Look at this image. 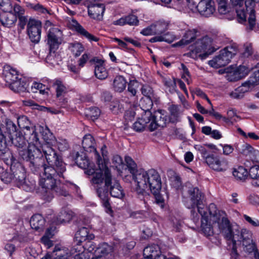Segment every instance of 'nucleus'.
I'll list each match as a JSON object with an SVG mask.
<instances>
[{"label": "nucleus", "instance_id": "obj_1", "mask_svg": "<svg viewBox=\"0 0 259 259\" xmlns=\"http://www.w3.org/2000/svg\"><path fill=\"white\" fill-rule=\"evenodd\" d=\"M24 134L28 138V149L20 150L19 154L24 160L29 162V166L33 173L44 171V177L39 182L44 199L50 201L55 195L69 196L65 187L57 183L58 179L65 178L66 164L52 147V141L44 138L45 142L40 144L35 127L33 126H24Z\"/></svg>", "mask_w": 259, "mask_h": 259}, {"label": "nucleus", "instance_id": "obj_2", "mask_svg": "<svg viewBox=\"0 0 259 259\" xmlns=\"http://www.w3.org/2000/svg\"><path fill=\"white\" fill-rule=\"evenodd\" d=\"M91 182L103 206L107 209L110 207L109 191L113 197L122 198L124 195L118 181L113 177L109 168H106L102 172H96Z\"/></svg>", "mask_w": 259, "mask_h": 259}, {"label": "nucleus", "instance_id": "obj_3", "mask_svg": "<svg viewBox=\"0 0 259 259\" xmlns=\"http://www.w3.org/2000/svg\"><path fill=\"white\" fill-rule=\"evenodd\" d=\"M221 228L223 230V236L232 243L242 242L244 250L248 253L252 252L255 249V244L252 239L251 232L246 229H239L238 226H232L228 219H222Z\"/></svg>", "mask_w": 259, "mask_h": 259}, {"label": "nucleus", "instance_id": "obj_4", "mask_svg": "<svg viewBox=\"0 0 259 259\" xmlns=\"http://www.w3.org/2000/svg\"><path fill=\"white\" fill-rule=\"evenodd\" d=\"M134 180L137 183L136 190L139 194H143L146 189H149L153 195H156L161 190V177L154 169L139 170L134 175Z\"/></svg>", "mask_w": 259, "mask_h": 259}, {"label": "nucleus", "instance_id": "obj_5", "mask_svg": "<svg viewBox=\"0 0 259 259\" xmlns=\"http://www.w3.org/2000/svg\"><path fill=\"white\" fill-rule=\"evenodd\" d=\"M199 213L201 215V228L203 234L206 236H211L214 234V228L217 227L218 232L223 234L221 228L222 219H227L224 215V212L218 210L214 203L208 206V211L199 208Z\"/></svg>", "mask_w": 259, "mask_h": 259}, {"label": "nucleus", "instance_id": "obj_6", "mask_svg": "<svg viewBox=\"0 0 259 259\" xmlns=\"http://www.w3.org/2000/svg\"><path fill=\"white\" fill-rule=\"evenodd\" d=\"M237 15L238 22L245 26L248 32L252 30L256 25L254 0H230Z\"/></svg>", "mask_w": 259, "mask_h": 259}, {"label": "nucleus", "instance_id": "obj_7", "mask_svg": "<svg viewBox=\"0 0 259 259\" xmlns=\"http://www.w3.org/2000/svg\"><path fill=\"white\" fill-rule=\"evenodd\" d=\"M218 49V47L215 48L213 39L208 35H205L197 38L191 46L190 55L193 58L199 56L205 58Z\"/></svg>", "mask_w": 259, "mask_h": 259}, {"label": "nucleus", "instance_id": "obj_8", "mask_svg": "<svg viewBox=\"0 0 259 259\" xmlns=\"http://www.w3.org/2000/svg\"><path fill=\"white\" fill-rule=\"evenodd\" d=\"M10 169L11 173L4 170L3 168L0 167V178L2 181L5 183H9L15 179L16 181L19 183V187L25 191L29 190L33 187L34 184H32L28 188H26V184L22 183L25 179V171L23 167L20 163L11 164Z\"/></svg>", "mask_w": 259, "mask_h": 259}, {"label": "nucleus", "instance_id": "obj_9", "mask_svg": "<svg viewBox=\"0 0 259 259\" xmlns=\"http://www.w3.org/2000/svg\"><path fill=\"white\" fill-rule=\"evenodd\" d=\"M111 250V247L107 243L100 244L95 249V245L91 243L87 250L76 254L74 259H105Z\"/></svg>", "mask_w": 259, "mask_h": 259}, {"label": "nucleus", "instance_id": "obj_10", "mask_svg": "<svg viewBox=\"0 0 259 259\" xmlns=\"http://www.w3.org/2000/svg\"><path fill=\"white\" fill-rule=\"evenodd\" d=\"M188 194H189L190 199L185 201V205L188 208L192 209L191 212L193 219L194 221H197L199 217L194 210L195 208H197L199 212V208L208 211V207L203 208L201 206L204 199V195L198 188H190L188 190Z\"/></svg>", "mask_w": 259, "mask_h": 259}, {"label": "nucleus", "instance_id": "obj_11", "mask_svg": "<svg viewBox=\"0 0 259 259\" xmlns=\"http://www.w3.org/2000/svg\"><path fill=\"white\" fill-rule=\"evenodd\" d=\"M155 36L151 38V42L165 41L168 43L173 42L176 37L170 32L167 31L169 23L164 21H159L153 24Z\"/></svg>", "mask_w": 259, "mask_h": 259}, {"label": "nucleus", "instance_id": "obj_12", "mask_svg": "<svg viewBox=\"0 0 259 259\" xmlns=\"http://www.w3.org/2000/svg\"><path fill=\"white\" fill-rule=\"evenodd\" d=\"M238 52V48L235 45L228 46L221 50L220 54L209 61L208 64L214 68H220L227 65Z\"/></svg>", "mask_w": 259, "mask_h": 259}, {"label": "nucleus", "instance_id": "obj_13", "mask_svg": "<svg viewBox=\"0 0 259 259\" xmlns=\"http://www.w3.org/2000/svg\"><path fill=\"white\" fill-rule=\"evenodd\" d=\"M63 40L62 31L58 27H51L48 32L47 44L49 49H58Z\"/></svg>", "mask_w": 259, "mask_h": 259}, {"label": "nucleus", "instance_id": "obj_14", "mask_svg": "<svg viewBox=\"0 0 259 259\" xmlns=\"http://www.w3.org/2000/svg\"><path fill=\"white\" fill-rule=\"evenodd\" d=\"M27 32L31 41L38 43L41 36V22L34 19H29L27 23Z\"/></svg>", "mask_w": 259, "mask_h": 259}, {"label": "nucleus", "instance_id": "obj_15", "mask_svg": "<svg viewBox=\"0 0 259 259\" xmlns=\"http://www.w3.org/2000/svg\"><path fill=\"white\" fill-rule=\"evenodd\" d=\"M105 10V5L99 2H91L88 6V13L90 17L98 21L103 19Z\"/></svg>", "mask_w": 259, "mask_h": 259}, {"label": "nucleus", "instance_id": "obj_16", "mask_svg": "<svg viewBox=\"0 0 259 259\" xmlns=\"http://www.w3.org/2000/svg\"><path fill=\"white\" fill-rule=\"evenodd\" d=\"M206 163L211 169L217 171H224L228 168V162L224 158H220L213 154L206 158Z\"/></svg>", "mask_w": 259, "mask_h": 259}, {"label": "nucleus", "instance_id": "obj_17", "mask_svg": "<svg viewBox=\"0 0 259 259\" xmlns=\"http://www.w3.org/2000/svg\"><path fill=\"white\" fill-rule=\"evenodd\" d=\"M151 121L148 125V128L150 131H153L158 127H164L167 121V116L164 111L158 110L155 112L153 116L151 115Z\"/></svg>", "mask_w": 259, "mask_h": 259}, {"label": "nucleus", "instance_id": "obj_18", "mask_svg": "<svg viewBox=\"0 0 259 259\" xmlns=\"http://www.w3.org/2000/svg\"><path fill=\"white\" fill-rule=\"evenodd\" d=\"M200 35V31L196 29H189L185 31L182 38L177 42L175 46H183L188 45L193 42L197 36Z\"/></svg>", "mask_w": 259, "mask_h": 259}, {"label": "nucleus", "instance_id": "obj_19", "mask_svg": "<svg viewBox=\"0 0 259 259\" xmlns=\"http://www.w3.org/2000/svg\"><path fill=\"white\" fill-rule=\"evenodd\" d=\"M9 139L10 141H6L7 146L11 143L18 149L19 152L21 150H24V148L26 147L27 143H28V138L26 137L25 135L23 136L19 133L10 137Z\"/></svg>", "mask_w": 259, "mask_h": 259}, {"label": "nucleus", "instance_id": "obj_20", "mask_svg": "<svg viewBox=\"0 0 259 259\" xmlns=\"http://www.w3.org/2000/svg\"><path fill=\"white\" fill-rule=\"evenodd\" d=\"M95 140L91 135L88 134L84 136L82 141V145L83 149L87 152H95L98 162H99V165H100V155L95 148Z\"/></svg>", "mask_w": 259, "mask_h": 259}, {"label": "nucleus", "instance_id": "obj_21", "mask_svg": "<svg viewBox=\"0 0 259 259\" xmlns=\"http://www.w3.org/2000/svg\"><path fill=\"white\" fill-rule=\"evenodd\" d=\"M196 8L201 15L205 17L209 16L214 11L210 0H201L198 4Z\"/></svg>", "mask_w": 259, "mask_h": 259}, {"label": "nucleus", "instance_id": "obj_22", "mask_svg": "<svg viewBox=\"0 0 259 259\" xmlns=\"http://www.w3.org/2000/svg\"><path fill=\"white\" fill-rule=\"evenodd\" d=\"M77 245L81 246V243L86 240H91L94 238L93 234H89L88 229L85 227L80 228L75 235Z\"/></svg>", "mask_w": 259, "mask_h": 259}, {"label": "nucleus", "instance_id": "obj_23", "mask_svg": "<svg viewBox=\"0 0 259 259\" xmlns=\"http://www.w3.org/2000/svg\"><path fill=\"white\" fill-rule=\"evenodd\" d=\"M17 17L12 13L4 12L0 14V22L5 27H11L15 25Z\"/></svg>", "mask_w": 259, "mask_h": 259}, {"label": "nucleus", "instance_id": "obj_24", "mask_svg": "<svg viewBox=\"0 0 259 259\" xmlns=\"http://www.w3.org/2000/svg\"><path fill=\"white\" fill-rule=\"evenodd\" d=\"M71 25L78 33L85 36L90 41H98L99 38L98 37L90 33L82 26H81L75 20H72Z\"/></svg>", "mask_w": 259, "mask_h": 259}, {"label": "nucleus", "instance_id": "obj_25", "mask_svg": "<svg viewBox=\"0 0 259 259\" xmlns=\"http://www.w3.org/2000/svg\"><path fill=\"white\" fill-rule=\"evenodd\" d=\"M160 253V248L157 245L147 246L143 250V256L145 259H154Z\"/></svg>", "mask_w": 259, "mask_h": 259}, {"label": "nucleus", "instance_id": "obj_26", "mask_svg": "<svg viewBox=\"0 0 259 259\" xmlns=\"http://www.w3.org/2000/svg\"><path fill=\"white\" fill-rule=\"evenodd\" d=\"M4 74L6 81L10 83L18 78V71L15 68L10 65H5L4 67Z\"/></svg>", "mask_w": 259, "mask_h": 259}, {"label": "nucleus", "instance_id": "obj_27", "mask_svg": "<svg viewBox=\"0 0 259 259\" xmlns=\"http://www.w3.org/2000/svg\"><path fill=\"white\" fill-rule=\"evenodd\" d=\"M140 105L141 108L144 111L145 119H147L148 117H151V112L150 109L152 108L153 106V101L151 97H144L142 98L140 102Z\"/></svg>", "mask_w": 259, "mask_h": 259}, {"label": "nucleus", "instance_id": "obj_28", "mask_svg": "<svg viewBox=\"0 0 259 259\" xmlns=\"http://www.w3.org/2000/svg\"><path fill=\"white\" fill-rule=\"evenodd\" d=\"M27 82L21 79H17L10 83V89L15 92L23 93L27 91Z\"/></svg>", "mask_w": 259, "mask_h": 259}, {"label": "nucleus", "instance_id": "obj_29", "mask_svg": "<svg viewBox=\"0 0 259 259\" xmlns=\"http://www.w3.org/2000/svg\"><path fill=\"white\" fill-rule=\"evenodd\" d=\"M45 222V219L41 215L36 214L31 218L30 224L32 229L38 230L43 228Z\"/></svg>", "mask_w": 259, "mask_h": 259}, {"label": "nucleus", "instance_id": "obj_30", "mask_svg": "<svg viewBox=\"0 0 259 259\" xmlns=\"http://www.w3.org/2000/svg\"><path fill=\"white\" fill-rule=\"evenodd\" d=\"M126 81L121 75L116 76L113 82V88L115 92L121 93L123 92L126 86Z\"/></svg>", "mask_w": 259, "mask_h": 259}, {"label": "nucleus", "instance_id": "obj_31", "mask_svg": "<svg viewBox=\"0 0 259 259\" xmlns=\"http://www.w3.org/2000/svg\"><path fill=\"white\" fill-rule=\"evenodd\" d=\"M248 73V69L244 66H240L237 68L233 72H231V76L233 77L231 79V80H237L240 79Z\"/></svg>", "mask_w": 259, "mask_h": 259}, {"label": "nucleus", "instance_id": "obj_32", "mask_svg": "<svg viewBox=\"0 0 259 259\" xmlns=\"http://www.w3.org/2000/svg\"><path fill=\"white\" fill-rule=\"evenodd\" d=\"M103 61H100L95 66V74L99 79H105L108 76V73L103 65Z\"/></svg>", "mask_w": 259, "mask_h": 259}, {"label": "nucleus", "instance_id": "obj_33", "mask_svg": "<svg viewBox=\"0 0 259 259\" xmlns=\"http://www.w3.org/2000/svg\"><path fill=\"white\" fill-rule=\"evenodd\" d=\"M145 115H142L141 118L135 122L133 124V128L137 132L142 131L146 126L148 127L149 122L151 121L150 117H148L147 119H145Z\"/></svg>", "mask_w": 259, "mask_h": 259}, {"label": "nucleus", "instance_id": "obj_34", "mask_svg": "<svg viewBox=\"0 0 259 259\" xmlns=\"http://www.w3.org/2000/svg\"><path fill=\"white\" fill-rule=\"evenodd\" d=\"M249 177L254 179L252 185L256 187H259V165H255L251 166L248 172Z\"/></svg>", "mask_w": 259, "mask_h": 259}, {"label": "nucleus", "instance_id": "obj_35", "mask_svg": "<svg viewBox=\"0 0 259 259\" xmlns=\"http://www.w3.org/2000/svg\"><path fill=\"white\" fill-rule=\"evenodd\" d=\"M110 109L114 114L122 113L124 111L123 101L118 99L113 100L110 103Z\"/></svg>", "mask_w": 259, "mask_h": 259}, {"label": "nucleus", "instance_id": "obj_36", "mask_svg": "<svg viewBox=\"0 0 259 259\" xmlns=\"http://www.w3.org/2000/svg\"><path fill=\"white\" fill-rule=\"evenodd\" d=\"M57 50L58 49H54L52 50L51 49H49V54L46 59V62L53 66L59 64V61L60 58L59 55L56 52Z\"/></svg>", "mask_w": 259, "mask_h": 259}, {"label": "nucleus", "instance_id": "obj_37", "mask_svg": "<svg viewBox=\"0 0 259 259\" xmlns=\"http://www.w3.org/2000/svg\"><path fill=\"white\" fill-rule=\"evenodd\" d=\"M53 86L55 87L57 98L64 96V95L67 93V90L66 87L60 80L57 79L55 80L53 83Z\"/></svg>", "mask_w": 259, "mask_h": 259}, {"label": "nucleus", "instance_id": "obj_38", "mask_svg": "<svg viewBox=\"0 0 259 259\" xmlns=\"http://www.w3.org/2000/svg\"><path fill=\"white\" fill-rule=\"evenodd\" d=\"M68 48L75 57L79 56L84 50L83 46L78 42L70 43Z\"/></svg>", "mask_w": 259, "mask_h": 259}, {"label": "nucleus", "instance_id": "obj_39", "mask_svg": "<svg viewBox=\"0 0 259 259\" xmlns=\"http://www.w3.org/2000/svg\"><path fill=\"white\" fill-rule=\"evenodd\" d=\"M53 253L56 256L53 259H68L69 254L65 251L64 249H62L58 246H55L54 249ZM45 257H47L48 259H50V255L47 254Z\"/></svg>", "mask_w": 259, "mask_h": 259}, {"label": "nucleus", "instance_id": "obj_40", "mask_svg": "<svg viewBox=\"0 0 259 259\" xmlns=\"http://www.w3.org/2000/svg\"><path fill=\"white\" fill-rule=\"evenodd\" d=\"M233 176L240 180H245L248 175V172L243 166H240L235 168L233 171Z\"/></svg>", "mask_w": 259, "mask_h": 259}, {"label": "nucleus", "instance_id": "obj_41", "mask_svg": "<svg viewBox=\"0 0 259 259\" xmlns=\"http://www.w3.org/2000/svg\"><path fill=\"white\" fill-rule=\"evenodd\" d=\"M100 110L96 107L87 109L85 111V114L87 118L92 120L97 119L100 116Z\"/></svg>", "mask_w": 259, "mask_h": 259}, {"label": "nucleus", "instance_id": "obj_42", "mask_svg": "<svg viewBox=\"0 0 259 259\" xmlns=\"http://www.w3.org/2000/svg\"><path fill=\"white\" fill-rule=\"evenodd\" d=\"M6 126L7 131L9 134V138L17 134V127L16 125L11 120H6Z\"/></svg>", "mask_w": 259, "mask_h": 259}, {"label": "nucleus", "instance_id": "obj_43", "mask_svg": "<svg viewBox=\"0 0 259 259\" xmlns=\"http://www.w3.org/2000/svg\"><path fill=\"white\" fill-rule=\"evenodd\" d=\"M72 216L70 213L66 211L62 210L57 218V224H61L69 222L71 219Z\"/></svg>", "mask_w": 259, "mask_h": 259}, {"label": "nucleus", "instance_id": "obj_44", "mask_svg": "<svg viewBox=\"0 0 259 259\" xmlns=\"http://www.w3.org/2000/svg\"><path fill=\"white\" fill-rule=\"evenodd\" d=\"M125 161L130 172L133 175V179H134V175L136 174L138 171L136 170L137 164L129 156H126L125 157Z\"/></svg>", "mask_w": 259, "mask_h": 259}, {"label": "nucleus", "instance_id": "obj_45", "mask_svg": "<svg viewBox=\"0 0 259 259\" xmlns=\"http://www.w3.org/2000/svg\"><path fill=\"white\" fill-rule=\"evenodd\" d=\"M163 81L164 85L168 89L170 93H172L176 91L177 85L175 78H165Z\"/></svg>", "mask_w": 259, "mask_h": 259}, {"label": "nucleus", "instance_id": "obj_46", "mask_svg": "<svg viewBox=\"0 0 259 259\" xmlns=\"http://www.w3.org/2000/svg\"><path fill=\"white\" fill-rule=\"evenodd\" d=\"M255 152V150L254 148L248 144L243 145V149L241 151L243 155L248 156L250 159L252 158V156L254 155Z\"/></svg>", "mask_w": 259, "mask_h": 259}, {"label": "nucleus", "instance_id": "obj_47", "mask_svg": "<svg viewBox=\"0 0 259 259\" xmlns=\"http://www.w3.org/2000/svg\"><path fill=\"white\" fill-rule=\"evenodd\" d=\"M50 229H48L46 235L43 236L41 241V242L48 248H50L53 246V242L50 239V238L53 235L50 233Z\"/></svg>", "mask_w": 259, "mask_h": 259}, {"label": "nucleus", "instance_id": "obj_48", "mask_svg": "<svg viewBox=\"0 0 259 259\" xmlns=\"http://www.w3.org/2000/svg\"><path fill=\"white\" fill-rule=\"evenodd\" d=\"M195 148L196 150L199 151L200 153L201 154L202 157L203 159L205 160V162H206V158L208 157H211L212 154H210L208 153L207 150H206L205 145L204 146L197 145L195 146Z\"/></svg>", "mask_w": 259, "mask_h": 259}, {"label": "nucleus", "instance_id": "obj_49", "mask_svg": "<svg viewBox=\"0 0 259 259\" xmlns=\"http://www.w3.org/2000/svg\"><path fill=\"white\" fill-rule=\"evenodd\" d=\"M6 148H7V146ZM6 149L7 148L3 151L0 150V151L2 152V154L0 155L1 158L3 159L7 164H11L13 156L10 152L6 151Z\"/></svg>", "mask_w": 259, "mask_h": 259}, {"label": "nucleus", "instance_id": "obj_50", "mask_svg": "<svg viewBox=\"0 0 259 259\" xmlns=\"http://www.w3.org/2000/svg\"><path fill=\"white\" fill-rule=\"evenodd\" d=\"M0 9L4 12H7L12 9L10 0H0Z\"/></svg>", "mask_w": 259, "mask_h": 259}, {"label": "nucleus", "instance_id": "obj_51", "mask_svg": "<svg viewBox=\"0 0 259 259\" xmlns=\"http://www.w3.org/2000/svg\"><path fill=\"white\" fill-rule=\"evenodd\" d=\"M45 86L41 83L34 82L31 87V91L33 93L39 91L40 93L43 94L45 91Z\"/></svg>", "mask_w": 259, "mask_h": 259}, {"label": "nucleus", "instance_id": "obj_52", "mask_svg": "<svg viewBox=\"0 0 259 259\" xmlns=\"http://www.w3.org/2000/svg\"><path fill=\"white\" fill-rule=\"evenodd\" d=\"M171 185L176 189H178L181 188L182 186V181L179 175L177 174H175L174 175V177L172 178Z\"/></svg>", "mask_w": 259, "mask_h": 259}, {"label": "nucleus", "instance_id": "obj_53", "mask_svg": "<svg viewBox=\"0 0 259 259\" xmlns=\"http://www.w3.org/2000/svg\"><path fill=\"white\" fill-rule=\"evenodd\" d=\"M124 18L126 24L130 25H136L139 22L137 17L134 15H128L125 17Z\"/></svg>", "mask_w": 259, "mask_h": 259}, {"label": "nucleus", "instance_id": "obj_54", "mask_svg": "<svg viewBox=\"0 0 259 259\" xmlns=\"http://www.w3.org/2000/svg\"><path fill=\"white\" fill-rule=\"evenodd\" d=\"M57 146L61 151H64L68 149L69 147L68 143L65 139H59L57 141Z\"/></svg>", "mask_w": 259, "mask_h": 259}, {"label": "nucleus", "instance_id": "obj_55", "mask_svg": "<svg viewBox=\"0 0 259 259\" xmlns=\"http://www.w3.org/2000/svg\"><path fill=\"white\" fill-rule=\"evenodd\" d=\"M138 83L136 81H131L128 85V91L132 94L133 96H135L137 93V89Z\"/></svg>", "mask_w": 259, "mask_h": 259}, {"label": "nucleus", "instance_id": "obj_56", "mask_svg": "<svg viewBox=\"0 0 259 259\" xmlns=\"http://www.w3.org/2000/svg\"><path fill=\"white\" fill-rule=\"evenodd\" d=\"M130 217L136 220H142L145 218V215L143 211H134L131 213Z\"/></svg>", "mask_w": 259, "mask_h": 259}, {"label": "nucleus", "instance_id": "obj_57", "mask_svg": "<svg viewBox=\"0 0 259 259\" xmlns=\"http://www.w3.org/2000/svg\"><path fill=\"white\" fill-rule=\"evenodd\" d=\"M169 110L171 116L174 117V120H177L179 115V107L177 105H172L169 107Z\"/></svg>", "mask_w": 259, "mask_h": 259}, {"label": "nucleus", "instance_id": "obj_58", "mask_svg": "<svg viewBox=\"0 0 259 259\" xmlns=\"http://www.w3.org/2000/svg\"><path fill=\"white\" fill-rule=\"evenodd\" d=\"M249 83L251 85L259 84V70L255 72L253 75L250 77Z\"/></svg>", "mask_w": 259, "mask_h": 259}, {"label": "nucleus", "instance_id": "obj_59", "mask_svg": "<svg viewBox=\"0 0 259 259\" xmlns=\"http://www.w3.org/2000/svg\"><path fill=\"white\" fill-rule=\"evenodd\" d=\"M251 84L249 83V80L247 82H245L242 83V85L239 87L237 88V91L240 92V93H242L243 96L244 94L248 91L250 85Z\"/></svg>", "mask_w": 259, "mask_h": 259}, {"label": "nucleus", "instance_id": "obj_60", "mask_svg": "<svg viewBox=\"0 0 259 259\" xmlns=\"http://www.w3.org/2000/svg\"><path fill=\"white\" fill-rule=\"evenodd\" d=\"M141 92L145 97H151V95L152 94V90L148 85H143L141 88Z\"/></svg>", "mask_w": 259, "mask_h": 259}, {"label": "nucleus", "instance_id": "obj_61", "mask_svg": "<svg viewBox=\"0 0 259 259\" xmlns=\"http://www.w3.org/2000/svg\"><path fill=\"white\" fill-rule=\"evenodd\" d=\"M141 33L144 35H155L153 25L152 24L150 26L143 29L141 31Z\"/></svg>", "mask_w": 259, "mask_h": 259}, {"label": "nucleus", "instance_id": "obj_62", "mask_svg": "<svg viewBox=\"0 0 259 259\" xmlns=\"http://www.w3.org/2000/svg\"><path fill=\"white\" fill-rule=\"evenodd\" d=\"M90 58L89 54L84 53L78 60V65L80 67L84 66V64L89 60Z\"/></svg>", "mask_w": 259, "mask_h": 259}, {"label": "nucleus", "instance_id": "obj_63", "mask_svg": "<svg viewBox=\"0 0 259 259\" xmlns=\"http://www.w3.org/2000/svg\"><path fill=\"white\" fill-rule=\"evenodd\" d=\"M32 8L34 10L42 14H46L49 13L48 10L46 8H45L42 5L39 4L34 5L32 7Z\"/></svg>", "mask_w": 259, "mask_h": 259}, {"label": "nucleus", "instance_id": "obj_64", "mask_svg": "<svg viewBox=\"0 0 259 259\" xmlns=\"http://www.w3.org/2000/svg\"><path fill=\"white\" fill-rule=\"evenodd\" d=\"M245 220L248 222L250 225L254 227L259 226V221L257 219L253 220L250 217L245 214L244 215Z\"/></svg>", "mask_w": 259, "mask_h": 259}]
</instances>
